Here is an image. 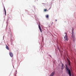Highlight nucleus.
<instances>
[{
	"label": "nucleus",
	"mask_w": 76,
	"mask_h": 76,
	"mask_svg": "<svg viewBox=\"0 0 76 76\" xmlns=\"http://www.w3.org/2000/svg\"><path fill=\"white\" fill-rule=\"evenodd\" d=\"M72 38L73 39V41H74L75 39V34H74V32H73V30H72Z\"/></svg>",
	"instance_id": "f257e3e1"
},
{
	"label": "nucleus",
	"mask_w": 76,
	"mask_h": 76,
	"mask_svg": "<svg viewBox=\"0 0 76 76\" xmlns=\"http://www.w3.org/2000/svg\"><path fill=\"white\" fill-rule=\"evenodd\" d=\"M64 39L66 41H68V40H69V38H68V37L66 35L65 36V37H64Z\"/></svg>",
	"instance_id": "f03ea898"
},
{
	"label": "nucleus",
	"mask_w": 76,
	"mask_h": 76,
	"mask_svg": "<svg viewBox=\"0 0 76 76\" xmlns=\"http://www.w3.org/2000/svg\"><path fill=\"white\" fill-rule=\"evenodd\" d=\"M9 54L11 57H12L13 56V54L12 53L10 52Z\"/></svg>",
	"instance_id": "7ed1b4c3"
},
{
	"label": "nucleus",
	"mask_w": 76,
	"mask_h": 76,
	"mask_svg": "<svg viewBox=\"0 0 76 76\" xmlns=\"http://www.w3.org/2000/svg\"><path fill=\"white\" fill-rule=\"evenodd\" d=\"M68 64L69 66V67H70L71 65L70 64V61H69V60H68Z\"/></svg>",
	"instance_id": "20e7f679"
},
{
	"label": "nucleus",
	"mask_w": 76,
	"mask_h": 76,
	"mask_svg": "<svg viewBox=\"0 0 76 76\" xmlns=\"http://www.w3.org/2000/svg\"><path fill=\"white\" fill-rule=\"evenodd\" d=\"M54 73H55V72H53L50 75V76H53V75H54Z\"/></svg>",
	"instance_id": "39448f33"
},
{
	"label": "nucleus",
	"mask_w": 76,
	"mask_h": 76,
	"mask_svg": "<svg viewBox=\"0 0 76 76\" xmlns=\"http://www.w3.org/2000/svg\"><path fill=\"white\" fill-rule=\"evenodd\" d=\"M39 29L41 32H42V30H41V26H40V25H39Z\"/></svg>",
	"instance_id": "423d86ee"
},
{
	"label": "nucleus",
	"mask_w": 76,
	"mask_h": 76,
	"mask_svg": "<svg viewBox=\"0 0 76 76\" xmlns=\"http://www.w3.org/2000/svg\"><path fill=\"white\" fill-rule=\"evenodd\" d=\"M6 48L7 49V50H9V47L7 45H6Z\"/></svg>",
	"instance_id": "0eeeda50"
},
{
	"label": "nucleus",
	"mask_w": 76,
	"mask_h": 76,
	"mask_svg": "<svg viewBox=\"0 0 76 76\" xmlns=\"http://www.w3.org/2000/svg\"><path fill=\"white\" fill-rule=\"evenodd\" d=\"M64 69V64H62V68L61 69L63 70Z\"/></svg>",
	"instance_id": "6e6552de"
},
{
	"label": "nucleus",
	"mask_w": 76,
	"mask_h": 76,
	"mask_svg": "<svg viewBox=\"0 0 76 76\" xmlns=\"http://www.w3.org/2000/svg\"><path fill=\"white\" fill-rule=\"evenodd\" d=\"M4 10L5 12V15H6V9H5V8L4 7Z\"/></svg>",
	"instance_id": "1a4fd4ad"
},
{
	"label": "nucleus",
	"mask_w": 76,
	"mask_h": 76,
	"mask_svg": "<svg viewBox=\"0 0 76 76\" xmlns=\"http://www.w3.org/2000/svg\"><path fill=\"white\" fill-rule=\"evenodd\" d=\"M46 18H48V15H46Z\"/></svg>",
	"instance_id": "9d476101"
},
{
	"label": "nucleus",
	"mask_w": 76,
	"mask_h": 76,
	"mask_svg": "<svg viewBox=\"0 0 76 76\" xmlns=\"http://www.w3.org/2000/svg\"><path fill=\"white\" fill-rule=\"evenodd\" d=\"M46 11H48V10H47V9H44V12H46Z\"/></svg>",
	"instance_id": "9b49d317"
},
{
	"label": "nucleus",
	"mask_w": 76,
	"mask_h": 76,
	"mask_svg": "<svg viewBox=\"0 0 76 76\" xmlns=\"http://www.w3.org/2000/svg\"><path fill=\"white\" fill-rule=\"evenodd\" d=\"M55 21H56V22H57V20H55Z\"/></svg>",
	"instance_id": "f8f14e48"
}]
</instances>
